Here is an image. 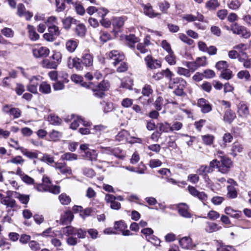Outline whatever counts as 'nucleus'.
<instances>
[{
    "instance_id": "f257e3e1",
    "label": "nucleus",
    "mask_w": 251,
    "mask_h": 251,
    "mask_svg": "<svg viewBox=\"0 0 251 251\" xmlns=\"http://www.w3.org/2000/svg\"><path fill=\"white\" fill-rule=\"evenodd\" d=\"M231 30L234 34L240 35L245 39H248L251 35V32L245 26L238 25L237 23L231 25Z\"/></svg>"
},
{
    "instance_id": "f03ea898",
    "label": "nucleus",
    "mask_w": 251,
    "mask_h": 251,
    "mask_svg": "<svg viewBox=\"0 0 251 251\" xmlns=\"http://www.w3.org/2000/svg\"><path fill=\"white\" fill-rule=\"evenodd\" d=\"M68 66L70 69L75 68L77 71H82L84 66L81 58L75 57L72 59L69 57L68 60Z\"/></svg>"
},
{
    "instance_id": "7ed1b4c3",
    "label": "nucleus",
    "mask_w": 251,
    "mask_h": 251,
    "mask_svg": "<svg viewBox=\"0 0 251 251\" xmlns=\"http://www.w3.org/2000/svg\"><path fill=\"white\" fill-rule=\"evenodd\" d=\"M231 164V161L228 158L222 157L220 161H219L218 169L220 172L222 173H227Z\"/></svg>"
},
{
    "instance_id": "20e7f679",
    "label": "nucleus",
    "mask_w": 251,
    "mask_h": 251,
    "mask_svg": "<svg viewBox=\"0 0 251 251\" xmlns=\"http://www.w3.org/2000/svg\"><path fill=\"white\" fill-rule=\"evenodd\" d=\"M17 14L20 17L24 16L27 21L30 20L33 16L32 13L26 11L25 7L23 3H19L18 5Z\"/></svg>"
},
{
    "instance_id": "39448f33",
    "label": "nucleus",
    "mask_w": 251,
    "mask_h": 251,
    "mask_svg": "<svg viewBox=\"0 0 251 251\" xmlns=\"http://www.w3.org/2000/svg\"><path fill=\"white\" fill-rule=\"evenodd\" d=\"M145 61L147 67L151 69L159 68L161 66V62L159 60L153 59L150 55H148L145 57Z\"/></svg>"
},
{
    "instance_id": "423d86ee",
    "label": "nucleus",
    "mask_w": 251,
    "mask_h": 251,
    "mask_svg": "<svg viewBox=\"0 0 251 251\" xmlns=\"http://www.w3.org/2000/svg\"><path fill=\"white\" fill-rule=\"evenodd\" d=\"M198 105L201 108V111L203 113H207L212 110V105L208 100L203 98H201L198 100Z\"/></svg>"
},
{
    "instance_id": "0eeeda50",
    "label": "nucleus",
    "mask_w": 251,
    "mask_h": 251,
    "mask_svg": "<svg viewBox=\"0 0 251 251\" xmlns=\"http://www.w3.org/2000/svg\"><path fill=\"white\" fill-rule=\"evenodd\" d=\"M125 20L123 17H115L112 20V25L113 27V31L118 32L120 31L124 25Z\"/></svg>"
},
{
    "instance_id": "6e6552de",
    "label": "nucleus",
    "mask_w": 251,
    "mask_h": 251,
    "mask_svg": "<svg viewBox=\"0 0 251 251\" xmlns=\"http://www.w3.org/2000/svg\"><path fill=\"white\" fill-rule=\"evenodd\" d=\"M109 57L113 59V65L116 66L118 63L123 60L125 58V56L123 54L119 53L117 50H112L109 53Z\"/></svg>"
},
{
    "instance_id": "1a4fd4ad",
    "label": "nucleus",
    "mask_w": 251,
    "mask_h": 251,
    "mask_svg": "<svg viewBox=\"0 0 251 251\" xmlns=\"http://www.w3.org/2000/svg\"><path fill=\"white\" fill-rule=\"evenodd\" d=\"M49 53L50 50L47 47H42L33 50V55L36 58L47 57Z\"/></svg>"
},
{
    "instance_id": "9d476101",
    "label": "nucleus",
    "mask_w": 251,
    "mask_h": 251,
    "mask_svg": "<svg viewBox=\"0 0 251 251\" xmlns=\"http://www.w3.org/2000/svg\"><path fill=\"white\" fill-rule=\"evenodd\" d=\"M178 213L181 216L186 218H190L192 217L191 214L188 211V206L184 203H180L178 205Z\"/></svg>"
},
{
    "instance_id": "9b49d317",
    "label": "nucleus",
    "mask_w": 251,
    "mask_h": 251,
    "mask_svg": "<svg viewBox=\"0 0 251 251\" xmlns=\"http://www.w3.org/2000/svg\"><path fill=\"white\" fill-rule=\"evenodd\" d=\"M78 41L76 39H70L66 42L65 47L66 50L70 52H74L77 48Z\"/></svg>"
},
{
    "instance_id": "f8f14e48",
    "label": "nucleus",
    "mask_w": 251,
    "mask_h": 251,
    "mask_svg": "<svg viewBox=\"0 0 251 251\" xmlns=\"http://www.w3.org/2000/svg\"><path fill=\"white\" fill-rule=\"evenodd\" d=\"M54 168L56 169H58L60 172L63 174H72V170L70 167L66 166V164L64 163H59L56 162L54 164Z\"/></svg>"
},
{
    "instance_id": "ddd939ff",
    "label": "nucleus",
    "mask_w": 251,
    "mask_h": 251,
    "mask_svg": "<svg viewBox=\"0 0 251 251\" xmlns=\"http://www.w3.org/2000/svg\"><path fill=\"white\" fill-rule=\"evenodd\" d=\"M225 212L226 214L235 219L240 218L242 215L241 211L233 210L230 207H226Z\"/></svg>"
},
{
    "instance_id": "4468645a",
    "label": "nucleus",
    "mask_w": 251,
    "mask_h": 251,
    "mask_svg": "<svg viewBox=\"0 0 251 251\" xmlns=\"http://www.w3.org/2000/svg\"><path fill=\"white\" fill-rule=\"evenodd\" d=\"M180 246L183 249H189L192 248V239L189 237H184L179 241Z\"/></svg>"
},
{
    "instance_id": "2eb2a0df",
    "label": "nucleus",
    "mask_w": 251,
    "mask_h": 251,
    "mask_svg": "<svg viewBox=\"0 0 251 251\" xmlns=\"http://www.w3.org/2000/svg\"><path fill=\"white\" fill-rule=\"evenodd\" d=\"M27 29L28 30L29 38L31 40L35 41L39 39V35L36 32L35 28L33 25H28Z\"/></svg>"
},
{
    "instance_id": "dca6fc26",
    "label": "nucleus",
    "mask_w": 251,
    "mask_h": 251,
    "mask_svg": "<svg viewBox=\"0 0 251 251\" xmlns=\"http://www.w3.org/2000/svg\"><path fill=\"white\" fill-rule=\"evenodd\" d=\"M83 156L85 159L94 161L97 160L98 154L96 151L94 150H89L85 152Z\"/></svg>"
},
{
    "instance_id": "f3484780",
    "label": "nucleus",
    "mask_w": 251,
    "mask_h": 251,
    "mask_svg": "<svg viewBox=\"0 0 251 251\" xmlns=\"http://www.w3.org/2000/svg\"><path fill=\"white\" fill-rule=\"evenodd\" d=\"M172 81V85L176 84V88L181 89V90L184 91V89L185 88L187 84L185 80L181 77H176L173 78ZM174 87H176V86H174Z\"/></svg>"
},
{
    "instance_id": "a211bd4d",
    "label": "nucleus",
    "mask_w": 251,
    "mask_h": 251,
    "mask_svg": "<svg viewBox=\"0 0 251 251\" xmlns=\"http://www.w3.org/2000/svg\"><path fill=\"white\" fill-rule=\"evenodd\" d=\"M74 218V215L71 211H66L62 216L60 220L63 225H67L71 223Z\"/></svg>"
},
{
    "instance_id": "6ab92c4d",
    "label": "nucleus",
    "mask_w": 251,
    "mask_h": 251,
    "mask_svg": "<svg viewBox=\"0 0 251 251\" xmlns=\"http://www.w3.org/2000/svg\"><path fill=\"white\" fill-rule=\"evenodd\" d=\"M143 6L145 14L149 17L153 18L159 15V13L154 12L152 7L150 3L144 4Z\"/></svg>"
},
{
    "instance_id": "aec40b11",
    "label": "nucleus",
    "mask_w": 251,
    "mask_h": 251,
    "mask_svg": "<svg viewBox=\"0 0 251 251\" xmlns=\"http://www.w3.org/2000/svg\"><path fill=\"white\" fill-rule=\"evenodd\" d=\"M81 59L85 67H89L93 65V58L90 54L86 53L84 54Z\"/></svg>"
},
{
    "instance_id": "412c9836",
    "label": "nucleus",
    "mask_w": 251,
    "mask_h": 251,
    "mask_svg": "<svg viewBox=\"0 0 251 251\" xmlns=\"http://www.w3.org/2000/svg\"><path fill=\"white\" fill-rule=\"evenodd\" d=\"M76 25L75 28V32L76 34L80 37H84L86 34V28L82 24H78Z\"/></svg>"
},
{
    "instance_id": "4be33fe9",
    "label": "nucleus",
    "mask_w": 251,
    "mask_h": 251,
    "mask_svg": "<svg viewBox=\"0 0 251 251\" xmlns=\"http://www.w3.org/2000/svg\"><path fill=\"white\" fill-rule=\"evenodd\" d=\"M221 229V226H219L216 223L207 222L205 227V230L207 232L212 233L217 231Z\"/></svg>"
},
{
    "instance_id": "5701e85b",
    "label": "nucleus",
    "mask_w": 251,
    "mask_h": 251,
    "mask_svg": "<svg viewBox=\"0 0 251 251\" xmlns=\"http://www.w3.org/2000/svg\"><path fill=\"white\" fill-rule=\"evenodd\" d=\"M157 128L161 134L163 132L168 133L171 131L170 124L167 122L159 123L157 124Z\"/></svg>"
},
{
    "instance_id": "b1692460",
    "label": "nucleus",
    "mask_w": 251,
    "mask_h": 251,
    "mask_svg": "<svg viewBox=\"0 0 251 251\" xmlns=\"http://www.w3.org/2000/svg\"><path fill=\"white\" fill-rule=\"evenodd\" d=\"M78 22V21L70 17L62 20L63 27L67 29L70 28L72 24L77 25Z\"/></svg>"
},
{
    "instance_id": "393cba45",
    "label": "nucleus",
    "mask_w": 251,
    "mask_h": 251,
    "mask_svg": "<svg viewBox=\"0 0 251 251\" xmlns=\"http://www.w3.org/2000/svg\"><path fill=\"white\" fill-rule=\"evenodd\" d=\"M15 149L20 150L23 154L30 159L37 158L38 157V154L37 153L28 151L26 149H25L23 147H15Z\"/></svg>"
},
{
    "instance_id": "a878e982",
    "label": "nucleus",
    "mask_w": 251,
    "mask_h": 251,
    "mask_svg": "<svg viewBox=\"0 0 251 251\" xmlns=\"http://www.w3.org/2000/svg\"><path fill=\"white\" fill-rule=\"evenodd\" d=\"M34 79L35 77L33 76V78L30 80V83L27 86V90L32 93L37 94L38 83L34 82Z\"/></svg>"
},
{
    "instance_id": "bb28decb",
    "label": "nucleus",
    "mask_w": 251,
    "mask_h": 251,
    "mask_svg": "<svg viewBox=\"0 0 251 251\" xmlns=\"http://www.w3.org/2000/svg\"><path fill=\"white\" fill-rule=\"evenodd\" d=\"M39 91L43 94H49L51 92V87L47 82H43L40 85Z\"/></svg>"
},
{
    "instance_id": "cd10ccee",
    "label": "nucleus",
    "mask_w": 251,
    "mask_h": 251,
    "mask_svg": "<svg viewBox=\"0 0 251 251\" xmlns=\"http://www.w3.org/2000/svg\"><path fill=\"white\" fill-rule=\"evenodd\" d=\"M236 117L235 113L232 112L231 110H227L225 113L224 120L225 121L231 123Z\"/></svg>"
},
{
    "instance_id": "c85d7f7f",
    "label": "nucleus",
    "mask_w": 251,
    "mask_h": 251,
    "mask_svg": "<svg viewBox=\"0 0 251 251\" xmlns=\"http://www.w3.org/2000/svg\"><path fill=\"white\" fill-rule=\"evenodd\" d=\"M1 203L5 205L7 207H10L11 208H13L16 205L15 201L9 197H3L1 200Z\"/></svg>"
},
{
    "instance_id": "c756f323",
    "label": "nucleus",
    "mask_w": 251,
    "mask_h": 251,
    "mask_svg": "<svg viewBox=\"0 0 251 251\" xmlns=\"http://www.w3.org/2000/svg\"><path fill=\"white\" fill-rule=\"evenodd\" d=\"M76 228L72 226H67L62 229V232L66 236L76 235Z\"/></svg>"
},
{
    "instance_id": "7c9ffc66",
    "label": "nucleus",
    "mask_w": 251,
    "mask_h": 251,
    "mask_svg": "<svg viewBox=\"0 0 251 251\" xmlns=\"http://www.w3.org/2000/svg\"><path fill=\"white\" fill-rule=\"evenodd\" d=\"M227 197L230 199H234L237 197V192L233 185H228L227 187Z\"/></svg>"
},
{
    "instance_id": "2f4dec72",
    "label": "nucleus",
    "mask_w": 251,
    "mask_h": 251,
    "mask_svg": "<svg viewBox=\"0 0 251 251\" xmlns=\"http://www.w3.org/2000/svg\"><path fill=\"white\" fill-rule=\"evenodd\" d=\"M233 76V74L232 71H231L230 69H226L225 70H223L220 74V77L226 79V80H229L231 79Z\"/></svg>"
},
{
    "instance_id": "473e14b6",
    "label": "nucleus",
    "mask_w": 251,
    "mask_h": 251,
    "mask_svg": "<svg viewBox=\"0 0 251 251\" xmlns=\"http://www.w3.org/2000/svg\"><path fill=\"white\" fill-rule=\"evenodd\" d=\"M129 133L126 130H122L120 131L116 136V140L118 141H124L127 139Z\"/></svg>"
},
{
    "instance_id": "72a5a7b5",
    "label": "nucleus",
    "mask_w": 251,
    "mask_h": 251,
    "mask_svg": "<svg viewBox=\"0 0 251 251\" xmlns=\"http://www.w3.org/2000/svg\"><path fill=\"white\" fill-rule=\"evenodd\" d=\"M48 31L50 34H52L55 37L59 36L60 34L58 27L55 25H48Z\"/></svg>"
},
{
    "instance_id": "f704fd0d",
    "label": "nucleus",
    "mask_w": 251,
    "mask_h": 251,
    "mask_svg": "<svg viewBox=\"0 0 251 251\" xmlns=\"http://www.w3.org/2000/svg\"><path fill=\"white\" fill-rule=\"evenodd\" d=\"M61 158L68 161L75 160L77 159V155L71 152H67L61 156Z\"/></svg>"
},
{
    "instance_id": "c9c22d12",
    "label": "nucleus",
    "mask_w": 251,
    "mask_h": 251,
    "mask_svg": "<svg viewBox=\"0 0 251 251\" xmlns=\"http://www.w3.org/2000/svg\"><path fill=\"white\" fill-rule=\"evenodd\" d=\"M109 87V83L107 80H103L95 87L96 91L98 89L100 91H107Z\"/></svg>"
},
{
    "instance_id": "e433bc0d",
    "label": "nucleus",
    "mask_w": 251,
    "mask_h": 251,
    "mask_svg": "<svg viewBox=\"0 0 251 251\" xmlns=\"http://www.w3.org/2000/svg\"><path fill=\"white\" fill-rule=\"evenodd\" d=\"M100 104L103 106V111L105 113L111 111L113 109V104L111 102H106L105 101L100 102Z\"/></svg>"
},
{
    "instance_id": "4c0bfd02",
    "label": "nucleus",
    "mask_w": 251,
    "mask_h": 251,
    "mask_svg": "<svg viewBox=\"0 0 251 251\" xmlns=\"http://www.w3.org/2000/svg\"><path fill=\"white\" fill-rule=\"evenodd\" d=\"M59 199L60 202L64 205L68 204L71 201L70 197L64 193L61 194L59 196Z\"/></svg>"
},
{
    "instance_id": "58836bf2",
    "label": "nucleus",
    "mask_w": 251,
    "mask_h": 251,
    "mask_svg": "<svg viewBox=\"0 0 251 251\" xmlns=\"http://www.w3.org/2000/svg\"><path fill=\"white\" fill-rule=\"evenodd\" d=\"M178 35L179 39L184 43L189 45H192L194 43V41L189 38L185 34L179 33Z\"/></svg>"
},
{
    "instance_id": "ea45409f",
    "label": "nucleus",
    "mask_w": 251,
    "mask_h": 251,
    "mask_svg": "<svg viewBox=\"0 0 251 251\" xmlns=\"http://www.w3.org/2000/svg\"><path fill=\"white\" fill-rule=\"evenodd\" d=\"M219 6V3L217 0H210L205 4L206 7L210 9H215Z\"/></svg>"
},
{
    "instance_id": "a19ab883",
    "label": "nucleus",
    "mask_w": 251,
    "mask_h": 251,
    "mask_svg": "<svg viewBox=\"0 0 251 251\" xmlns=\"http://www.w3.org/2000/svg\"><path fill=\"white\" fill-rule=\"evenodd\" d=\"M183 126L182 123L178 121H174L172 125H170L171 131L179 130Z\"/></svg>"
},
{
    "instance_id": "79ce46f5",
    "label": "nucleus",
    "mask_w": 251,
    "mask_h": 251,
    "mask_svg": "<svg viewBox=\"0 0 251 251\" xmlns=\"http://www.w3.org/2000/svg\"><path fill=\"white\" fill-rule=\"evenodd\" d=\"M237 77L239 79L245 78L246 80L249 79L250 77V74L249 72L247 70H243L240 71L237 75Z\"/></svg>"
},
{
    "instance_id": "37998d69",
    "label": "nucleus",
    "mask_w": 251,
    "mask_h": 251,
    "mask_svg": "<svg viewBox=\"0 0 251 251\" xmlns=\"http://www.w3.org/2000/svg\"><path fill=\"white\" fill-rule=\"evenodd\" d=\"M1 33L6 37L12 38L14 36V31L10 28L4 27L1 30Z\"/></svg>"
},
{
    "instance_id": "c03bdc74",
    "label": "nucleus",
    "mask_w": 251,
    "mask_h": 251,
    "mask_svg": "<svg viewBox=\"0 0 251 251\" xmlns=\"http://www.w3.org/2000/svg\"><path fill=\"white\" fill-rule=\"evenodd\" d=\"M114 227L115 229L122 231L127 227V226L124 222L120 221L115 222Z\"/></svg>"
},
{
    "instance_id": "a18cd8bd",
    "label": "nucleus",
    "mask_w": 251,
    "mask_h": 251,
    "mask_svg": "<svg viewBox=\"0 0 251 251\" xmlns=\"http://www.w3.org/2000/svg\"><path fill=\"white\" fill-rule=\"evenodd\" d=\"M50 124L55 125H58L61 124V120L57 116L50 115L48 118Z\"/></svg>"
},
{
    "instance_id": "49530a36",
    "label": "nucleus",
    "mask_w": 251,
    "mask_h": 251,
    "mask_svg": "<svg viewBox=\"0 0 251 251\" xmlns=\"http://www.w3.org/2000/svg\"><path fill=\"white\" fill-rule=\"evenodd\" d=\"M158 5L159 7L160 10L164 13H167V10L170 7V3L166 1L159 2Z\"/></svg>"
},
{
    "instance_id": "de8ad7c7",
    "label": "nucleus",
    "mask_w": 251,
    "mask_h": 251,
    "mask_svg": "<svg viewBox=\"0 0 251 251\" xmlns=\"http://www.w3.org/2000/svg\"><path fill=\"white\" fill-rule=\"evenodd\" d=\"M61 136V133L55 130H53L50 134V140L54 141L58 140Z\"/></svg>"
},
{
    "instance_id": "09e8293b",
    "label": "nucleus",
    "mask_w": 251,
    "mask_h": 251,
    "mask_svg": "<svg viewBox=\"0 0 251 251\" xmlns=\"http://www.w3.org/2000/svg\"><path fill=\"white\" fill-rule=\"evenodd\" d=\"M147 240L151 242L154 246H159L160 243V240L156 237L154 236H151L149 237L146 236Z\"/></svg>"
},
{
    "instance_id": "8fccbe9b",
    "label": "nucleus",
    "mask_w": 251,
    "mask_h": 251,
    "mask_svg": "<svg viewBox=\"0 0 251 251\" xmlns=\"http://www.w3.org/2000/svg\"><path fill=\"white\" fill-rule=\"evenodd\" d=\"M241 5L240 2L238 0H232L229 3H228V7L232 10L238 9Z\"/></svg>"
},
{
    "instance_id": "3c124183",
    "label": "nucleus",
    "mask_w": 251,
    "mask_h": 251,
    "mask_svg": "<svg viewBox=\"0 0 251 251\" xmlns=\"http://www.w3.org/2000/svg\"><path fill=\"white\" fill-rule=\"evenodd\" d=\"M121 105L125 108L130 107L133 105V100L129 98H125L121 101Z\"/></svg>"
},
{
    "instance_id": "603ef678",
    "label": "nucleus",
    "mask_w": 251,
    "mask_h": 251,
    "mask_svg": "<svg viewBox=\"0 0 251 251\" xmlns=\"http://www.w3.org/2000/svg\"><path fill=\"white\" fill-rule=\"evenodd\" d=\"M81 122H83V119L79 117H77L76 119H75L71 124L70 128L73 129H76Z\"/></svg>"
},
{
    "instance_id": "864d4df0",
    "label": "nucleus",
    "mask_w": 251,
    "mask_h": 251,
    "mask_svg": "<svg viewBox=\"0 0 251 251\" xmlns=\"http://www.w3.org/2000/svg\"><path fill=\"white\" fill-rule=\"evenodd\" d=\"M34 188L39 192H45L49 189L48 186L43 183L34 184Z\"/></svg>"
},
{
    "instance_id": "5fc2aeb1",
    "label": "nucleus",
    "mask_w": 251,
    "mask_h": 251,
    "mask_svg": "<svg viewBox=\"0 0 251 251\" xmlns=\"http://www.w3.org/2000/svg\"><path fill=\"white\" fill-rule=\"evenodd\" d=\"M162 73L163 76H165L166 77L170 79V85H172V80L173 79V78L172 79V77L173 75V74L170 71L169 69L162 70Z\"/></svg>"
},
{
    "instance_id": "6e6d98bb",
    "label": "nucleus",
    "mask_w": 251,
    "mask_h": 251,
    "mask_svg": "<svg viewBox=\"0 0 251 251\" xmlns=\"http://www.w3.org/2000/svg\"><path fill=\"white\" fill-rule=\"evenodd\" d=\"M152 93V90L150 85L146 84L142 89V93L144 96H149Z\"/></svg>"
},
{
    "instance_id": "4d7b16f0",
    "label": "nucleus",
    "mask_w": 251,
    "mask_h": 251,
    "mask_svg": "<svg viewBox=\"0 0 251 251\" xmlns=\"http://www.w3.org/2000/svg\"><path fill=\"white\" fill-rule=\"evenodd\" d=\"M215 67L219 70H223L227 68L228 64L226 61H220L216 64Z\"/></svg>"
},
{
    "instance_id": "13d9d810",
    "label": "nucleus",
    "mask_w": 251,
    "mask_h": 251,
    "mask_svg": "<svg viewBox=\"0 0 251 251\" xmlns=\"http://www.w3.org/2000/svg\"><path fill=\"white\" fill-rule=\"evenodd\" d=\"M29 247L31 250L33 251H37L40 249V245L35 241H31L29 243Z\"/></svg>"
},
{
    "instance_id": "bf43d9fd",
    "label": "nucleus",
    "mask_w": 251,
    "mask_h": 251,
    "mask_svg": "<svg viewBox=\"0 0 251 251\" xmlns=\"http://www.w3.org/2000/svg\"><path fill=\"white\" fill-rule=\"evenodd\" d=\"M214 137L212 135H206L202 136L203 142L207 145H210L212 144Z\"/></svg>"
},
{
    "instance_id": "052dcab7",
    "label": "nucleus",
    "mask_w": 251,
    "mask_h": 251,
    "mask_svg": "<svg viewBox=\"0 0 251 251\" xmlns=\"http://www.w3.org/2000/svg\"><path fill=\"white\" fill-rule=\"evenodd\" d=\"M21 115V111L18 108L12 107L11 109L10 115L13 116L14 119L19 118Z\"/></svg>"
},
{
    "instance_id": "680f3d73",
    "label": "nucleus",
    "mask_w": 251,
    "mask_h": 251,
    "mask_svg": "<svg viewBox=\"0 0 251 251\" xmlns=\"http://www.w3.org/2000/svg\"><path fill=\"white\" fill-rule=\"evenodd\" d=\"M57 10L58 11H62L65 8L64 0H55Z\"/></svg>"
},
{
    "instance_id": "e2e57ef3",
    "label": "nucleus",
    "mask_w": 251,
    "mask_h": 251,
    "mask_svg": "<svg viewBox=\"0 0 251 251\" xmlns=\"http://www.w3.org/2000/svg\"><path fill=\"white\" fill-rule=\"evenodd\" d=\"M208 218L212 220H215L219 218L220 214L216 211L211 210L207 214Z\"/></svg>"
},
{
    "instance_id": "0e129e2a",
    "label": "nucleus",
    "mask_w": 251,
    "mask_h": 251,
    "mask_svg": "<svg viewBox=\"0 0 251 251\" xmlns=\"http://www.w3.org/2000/svg\"><path fill=\"white\" fill-rule=\"evenodd\" d=\"M161 46L168 52V53H173V51L171 49L170 44H169L166 40H163L162 41Z\"/></svg>"
},
{
    "instance_id": "69168bd1",
    "label": "nucleus",
    "mask_w": 251,
    "mask_h": 251,
    "mask_svg": "<svg viewBox=\"0 0 251 251\" xmlns=\"http://www.w3.org/2000/svg\"><path fill=\"white\" fill-rule=\"evenodd\" d=\"M206 120L204 119H201L199 121H196L194 123V126L196 129L201 131L202 127L205 124Z\"/></svg>"
},
{
    "instance_id": "338daca9",
    "label": "nucleus",
    "mask_w": 251,
    "mask_h": 251,
    "mask_svg": "<svg viewBox=\"0 0 251 251\" xmlns=\"http://www.w3.org/2000/svg\"><path fill=\"white\" fill-rule=\"evenodd\" d=\"M58 78L60 79L63 83H67L69 81L68 75L65 72H61L58 74Z\"/></svg>"
},
{
    "instance_id": "774afa93",
    "label": "nucleus",
    "mask_w": 251,
    "mask_h": 251,
    "mask_svg": "<svg viewBox=\"0 0 251 251\" xmlns=\"http://www.w3.org/2000/svg\"><path fill=\"white\" fill-rule=\"evenodd\" d=\"M100 39V41L105 43L111 39V35L107 32H102Z\"/></svg>"
}]
</instances>
